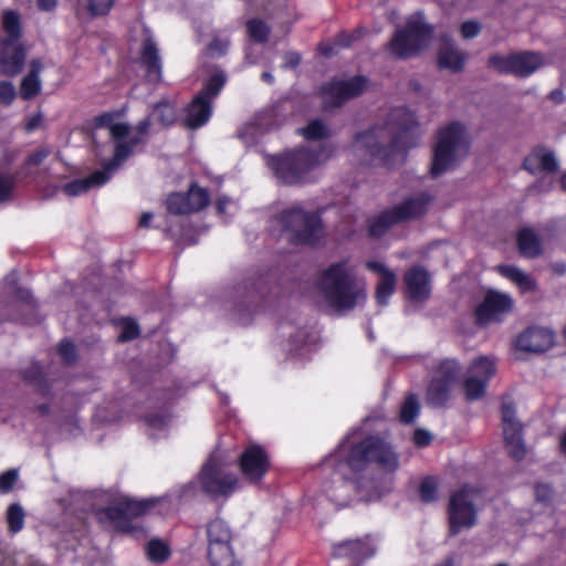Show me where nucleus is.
<instances>
[{"label": "nucleus", "instance_id": "obj_20", "mask_svg": "<svg viewBox=\"0 0 566 566\" xmlns=\"http://www.w3.org/2000/svg\"><path fill=\"white\" fill-rule=\"evenodd\" d=\"M523 168L532 175L554 174L559 163L553 151L544 147H535L523 161Z\"/></svg>", "mask_w": 566, "mask_h": 566}, {"label": "nucleus", "instance_id": "obj_55", "mask_svg": "<svg viewBox=\"0 0 566 566\" xmlns=\"http://www.w3.org/2000/svg\"><path fill=\"white\" fill-rule=\"evenodd\" d=\"M481 31V25L476 21H465L461 25V35L469 40L475 38Z\"/></svg>", "mask_w": 566, "mask_h": 566}, {"label": "nucleus", "instance_id": "obj_32", "mask_svg": "<svg viewBox=\"0 0 566 566\" xmlns=\"http://www.w3.org/2000/svg\"><path fill=\"white\" fill-rule=\"evenodd\" d=\"M2 30L6 38L0 41V44H20L21 22L17 11L7 10L3 12Z\"/></svg>", "mask_w": 566, "mask_h": 566}, {"label": "nucleus", "instance_id": "obj_63", "mask_svg": "<svg viewBox=\"0 0 566 566\" xmlns=\"http://www.w3.org/2000/svg\"><path fill=\"white\" fill-rule=\"evenodd\" d=\"M112 115L111 114H103L97 117V125L98 126H106L111 129L112 126L117 125L118 123H112Z\"/></svg>", "mask_w": 566, "mask_h": 566}, {"label": "nucleus", "instance_id": "obj_9", "mask_svg": "<svg viewBox=\"0 0 566 566\" xmlns=\"http://www.w3.org/2000/svg\"><path fill=\"white\" fill-rule=\"evenodd\" d=\"M480 491L470 485H463L450 495L448 518L450 534L455 535L463 528H471L478 521L476 500Z\"/></svg>", "mask_w": 566, "mask_h": 566}, {"label": "nucleus", "instance_id": "obj_43", "mask_svg": "<svg viewBox=\"0 0 566 566\" xmlns=\"http://www.w3.org/2000/svg\"><path fill=\"white\" fill-rule=\"evenodd\" d=\"M190 203L186 193H172L167 199V209L174 214H188L190 213Z\"/></svg>", "mask_w": 566, "mask_h": 566}, {"label": "nucleus", "instance_id": "obj_57", "mask_svg": "<svg viewBox=\"0 0 566 566\" xmlns=\"http://www.w3.org/2000/svg\"><path fill=\"white\" fill-rule=\"evenodd\" d=\"M431 434L423 430V429H417L413 433V442L418 447H426L431 442Z\"/></svg>", "mask_w": 566, "mask_h": 566}, {"label": "nucleus", "instance_id": "obj_14", "mask_svg": "<svg viewBox=\"0 0 566 566\" xmlns=\"http://www.w3.org/2000/svg\"><path fill=\"white\" fill-rule=\"evenodd\" d=\"M460 373L457 360L446 359L439 366V376L434 377L428 386L426 399L434 408L443 407L450 399L452 385Z\"/></svg>", "mask_w": 566, "mask_h": 566}, {"label": "nucleus", "instance_id": "obj_60", "mask_svg": "<svg viewBox=\"0 0 566 566\" xmlns=\"http://www.w3.org/2000/svg\"><path fill=\"white\" fill-rule=\"evenodd\" d=\"M41 122H42V115L35 114L27 120L24 128L27 132H33L40 126Z\"/></svg>", "mask_w": 566, "mask_h": 566}, {"label": "nucleus", "instance_id": "obj_47", "mask_svg": "<svg viewBox=\"0 0 566 566\" xmlns=\"http://www.w3.org/2000/svg\"><path fill=\"white\" fill-rule=\"evenodd\" d=\"M153 122H154V119H153L151 115L147 116L146 118H144L143 120H140L137 124V126L135 128V130H136L135 133H133L132 127L128 124H126L129 127V134L127 136V140H130L132 138H139V142L133 146V150L135 149V147L137 145H139L140 143L144 142V136H146L148 134Z\"/></svg>", "mask_w": 566, "mask_h": 566}, {"label": "nucleus", "instance_id": "obj_41", "mask_svg": "<svg viewBox=\"0 0 566 566\" xmlns=\"http://www.w3.org/2000/svg\"><path fill=\"white\" fill-rule=\"evenodd\" d=\"M513 53L507 55L493 54L488 60V66L501 74L512 75Z\"/></svg>", "mask_w": 566, "mask_h": 566}, {"label": "nucleus", "instance_id": "obj_15", "mask_svg": "<svg viewBox=\"0 0 566 566\" xmlns=\"http://www.w3.org/2000/svg\"><path fill=\"white\" fill-rule=\"evenodd\" d=\"M514 307V300L510 294L490 290L481 304L475 308V319L481 326L500 323Z\"/></svg>", "mask_w": 566, "mask_h": 566}, {"label": "nucleus", "instance_id": "obj_46", "mask_svg": "<svg viewBox=\"0 0 566 566\" xmlns=\"http://www.w3.org/2000/svg\"><path fill=\"white\" fill-rule=\"evenodd\" d=\"M420 497L423 502L430 503L437 500L438 484L433 478H426L419 488Z\"/></svg>", "mask_w": 566, "mask_h": 566}, {"label": "nucleus", "instance_id": "obj_54", "mask_svg": "<svg viewBox=\"0 0 566 566\" xmlns=\"http://www.w3.org/2000/svg\"><path fill=\"white\" fill-rule=\"evenodd\" d=\"M59 354L65 364H72L76 358V350L73 343L64 340L60 344Z\"/></svg>", "mask_w": 566, "mask_h": 566}, {"label": "nucleus", "instance_id": "obj_7", "mask_svg": "<svg viewBox=\"0 0 566 566\" xmlns=\"http://www.w3.org/2000/svg\"><path fill=\"white\" fill-rule=\"evenodd\" d=\"M433 30L423 20L421 13L408 18L403 28L397 29L388 44L390 53L397 59H408L426 48L432 39Z\"/></svg>", "mask_w": 566, "mask_h": 566}, {"label": "nucleus", "instance_id": "obj_39", "mask_svg": "<svg viewBox=\"0 0 566 566\" xmlns=\"http://www.w3.org/2000/svg\"><path fill=\"white\" fill-rule=\"evenodd\" d=\"M25 513L18 503L9 505L7 510V523L11 533L20 532L24 526Z\"/></svg>", "mask_w": 566, "mask_h": 566}, {"label": "nucleus", "instance_id": "obj_4", "mask_svg": "<svg viewBox=\"0 0 566 566\" xmlns=\"http://www.w3.org/2000/svg\"><path fill=\"white\" fill-rule=\"evenodd\" d=\"M333 150L323 145L300 147L280 156H272L268 165L283 184L294 185L305 180L307 172L327 161Z\"/></svg>", "mask_w": 566, "mask_h": 566}, {"label": "nucleus", "instance_id": "obj_33", "mask_svg": "<svg viewBox=\"0 0 566 566\" xmlns=\"http://www.w3.org/2000/svg\"><path fill=\"white\" fill-rule=\"evenodd\" d=\"M517 245L521 254L526 258H536L542 252L539 237L531 228L522 229L518 232Z\"/></svg>", "mask_w": 566, "mask_h": 566}, {"label": "nucleus", "instance_id": "obj_53", "mask_svg": "<svg viewBox=\"0 0 566 566\" xmlns=\"http://www.w3.org/2000/svg\"><path fill=\"white\" fill-rule=\"evenodd\" d=\"M18 471L12 469L8 470L0 475V492L8 493L12 490L13 485L18 480Z\"/></svg>", "mask_w": 566, "mask_h": 566}, {"label": "nucleus", "instance_id": "obj_48", "mask_svg": "<svg viewBox=\"0 0 566 566\" xmlns=\"http://www.w3.org/2000/svg\"><path fill=\"white\" fill-rule=\"evenodd\" d=\"M15 179L12 175L0 172V203L11 199Z\"/></svg>", "mask_w": 566, "mask_h": 566}, {"label": "nucleus", "instance_id": "obj_6", "mask_svg": "<svg viewBox=\"0 0 566 566\" xmlns=\"http://www.w3.org/2000/svg\"><path fill=\"white\" fill-rule=\"evenodd\" d=\"M468 150L469 140L463 125L455 122L441 128L433 149L432 176H440L454 168L458 161L468 154Z\"/></svg>", "mask_w": 566, "mask_h": 566}, {"label": "nucleus", "instance_id": "obj_64", "mask_svg": "<svg viewBox=\"0 0 566 566\" xmlns=\"http://www.w3.org/2000/svg\"><path fill=\"white\" fill-rule=\"evenodd\" d=\"M360 32L359 31H355L353 32L352 34H342L340 35V39H339V43L342 45H349L355 39H357L359 36Z\"/></svg>", "mask_w": 566, "mask_h": 566}, {"label": "nucleus", "instance_id": "obj_34", "mask_svg": "<svg viewBox=\"0 0 566 566\" xmlns=\"http://www.w3.org/2000/svg\"><path fill=\"white\" fill-rule=\"evenodd\" d=\"M208 558L211 566H240L235 562L231 545L208 547Z\"/></svg>", "mask_w": 566, "mask_h": 566}, {"label": "nucleus", "instance_id": "obj_56", "mask_svg": "<svg viewBox=\"0 0 566 566\" xmlns=\"http://www.w3.org/2000/svg\"><path fill=\"white\" fill-rule=\"evenodd\" d=\"M553 491L547 484H537L535 486V497L537 502L547 503L552 499Z\"/></svg>", "mask_w": 566, "mask_h": 566}, {"label": "nucleus", "instance_id": "obj_61", "mask_svg": "<svg viewBox=\"0 0 566 566\" xmlns=\"http://www.w3.org/2000/svg\"><path fill=\"white\" fill-rule=\"evenodd\" d=\"M36 6L40 11L50 12L57 6V0H36Z\"/></svg>", "mask_w": 566, "mask_h": 566}, {"label": "nucleus", "instance_id": "obj_36", "mask_svg": "<svg viewBox=\"0 0 566 566\" xmlns=\"http://www.w3.org/2000/svg\"><path fill=\"white\" fill-rule=\"evenodd\" d=\"M186 196L190 203V213L201 211L210 203L209 192L197 184L190 186Z\"/></svg>", "mask_w": 566, "mask_h": 566}, {"label": "nucleus", "instance_id": "obj_10", "mask_svg": "<svg viewBox=\"0 0 566 566\" xmlns=\"http://www.w3.org/2000/svg\"><path fill=\"white\" fill-rule=\"evenodd\" d=\"M430 197L421 193L413 198L405 200L401 205L382 212L380 216L371 220L369 224V233L373 237H381L391 226L412 218L422 216L429 206Z\"/></svg>", "mask_w": 566, "mask_h": 566}, {"label": "nucleus", "instance_id": "obj_51", "mask_svg": "<svg viewBox=\"0 0 566 566\" xmlns=\"http://www.w3.org/2000/svg\"><path fill=\"white\" fill-rule=\"evenodd\" d=\"M15 88L11 82L0 81V105H11L15 98Z\"/></svg>", "mask_w": 566, "mask_h": 566}, {"label": "nucleus", "instance_id": "obj_13", "mask_svg": "<svg viewBox=\"0 0 566 566\" xmlns=\"http://www.w3.org/2000/svg\"><path fill=\"white\" fill-rule=\"evenodd\" d=\"M495 373L496 364L494 359L486 356L475 358L468 368L462 382L465 399L469 401L481 399L485 395L489 381Z\"/></svg>", "mask_w": 566, "mask_h": 566}, {"label": "nucleus", "instance_id": "obj_59", "mask_svg": "<svg viewBox=\"0 0 566 566\" xmlns=\"http://www.w3.org/2000/svg\"><path fill=\"white\" fill-rule=\"evenodd\" d=\"M167 417L161 415L148 416L146 422L150 428L163 429L167 426Z\"/></svg>", "mask_w": 566, "mask_h": 566}, {"label": "nucleus", "instance_id": "obj_40", "mask_svg": "<svg viewBox=\"0 0 566 566\" xmlns=\"http://www.w3.org/2000/svg\"><path fill=\"white\" fill-rule=\"evenodd\" d=\"M226 83V76L223 73H214L209 81L206 83L199 94H203L205 98L212 102V99L219 94Z\"/></svg>", "mask_w": 566, "mask_h": 566}, {"label": "nucleus", "instance_id": "obj_35", "mask_svg": "<svg viewBox=\"0 0 566 566\" xmlns=\"http://www.w3.org/2000/svg\"><path fill=\"white\" fill-rule=\"evenodd\" d=\"M150 115L155 123L164 127L170 126L177 118L176 106L168 101H161L154 106Z\"/></svg>", "mask_w": 566, "mask_h": 566}, {"label": "nucleus", "instance_id": "obj_23", "mask_svg": "<svg viewBox=\"0 0 566 566\" xmlns=\"http://www.w3.org/2000/svg\"><path fill=\"white\" fill-rule=\"evenodd\" d=\"M0 70L6 76H15L24 65L25 52L21 44H0Z\"/></svg>", "mask_w": 566, "mask_h": 566}, {"label": "nucleus", "instance_id": "obj_25", "mask_svg": "<svg viewBox=\"0 0 566 566\" xmlns=\"http://www.w3.org/2000/svg\"><path fill=\"white\" fill-rule=\"evenodd\" d=\"M212 114L210 101L203 94H197L187 107L185 124L189 128H199L208 123Z\"/></svg>", "mask_w": 566, "mask_h": 566}, {"label": "nucleus", "instance_id": "obj_11", "mask_svg": "<svg viewBox=\"0 0 566 566\" xmlns=\"http://www.w3.org/2000/svg\"><path fill=\"white\" fill-rule=\"evenodd\" d=\"M151 505L150 500L138 501L123 496L99 513L101 520L109 521L123 533H132L133 520L144 515Z\"/></svg>", "mask_w": 566, "mask_h": 566}, {"label": "nucleus", "instance_id": "obj_21", "mask_svg": "<svg viewBox=\"0 0 566 566\" xmlns=\"http://www.w3.org/2000/svg\"><path fill=\"white\" fill-rule=\"evenodd\" d=\"M366 268L379 275V280L376 286V300L379 305H387L390 296L396 290V273L388 269L385 264L376 261L366 262Z\"/></svg>", "mask_w": 566, "mask_h": 566}, {"label": "nucleus", "instance_id": "obj_49", "mask_svg": "<svg viewBox=\"0 0 566 566\" xmlns=\"http://www.w3.org/2000/svg\"><path fill=\"white\" fill-rule=\"evenodd\" d=\"M114 4V0H87L88 12L96 15L107 14Z\"/></svg>", "mask_w": 566, "mask_h": 566}, {"label": "nucleus", "instance_id": "obj_17", "mask_svg": "<svg viewBox=\"0 0 566 566\" xmlns=\"http://www.w3.org/2000/svg\"><path fill=\"white\" fill-rule=\"evenodd\" d=\"M502 423L506 450L515 460L526 455V448L522 438V424L515 417V409L511 403H502Z\"/></svg>", "mask_w": 566, "mask_h": 566}, {"label": "nucleus", "instance_id": "obj_31", "mask_svg": "<svg viewBox=\"0 0 566 566\" xmlns=\"http://www.w3.org/2000/svg\"><path fill=\"white\" fill-rule=\"evenodd\" d=\"M208 547L230 545L232 532L226 521L216 518L207 526Z\"/></svg>", "mask_w": 566, "mask_h": 566}, {"label": "nucleus", "instance_id": "obj_44", "mask_svg": "<svg viewBox=\"0 0 566 566\" xmlns=\"http://www.w3.org/2000/svg\"><path fill=\"white\" fill-rule=\"evenodd\" d=\"M247 29L250 38L259 43H263L268 40L270 28L266 23L259 19H252L248 21Z\"/></svg>", "mask_w": 566, "mask_h": 566}, {"label": "nucleus", "instance_id": "obj_28", "mask_svg": "<svg viewBox=\"0 0 566 566\" xmlns=\"http://www.w3.org/2000/svg\"><path fill=\"white\" fill-rule=\"evenodd\" d=\"M512 75L527 77L537 71L543 64L542 55L534 52L513 53Z\"/></svg>", "mask_w": 566, "mask_h": 566}, {"label": "nucleus", "instance_id": "obj_12", "mask_svg": "<svg viewBox=\"0 0 566 566\" xmlns=\"http://www.w3.org/2000/svg\"><path fill=\"white\" fill-rule=\"evenodd\" d=\"M198 483L202 492L211 497H228L237 490L239 480L235 474L223 472L220 463L212 455L202 468Z\"/></svg>", "mask_w": 566, "mask_h": 566}, {"label": "nucleus", "instance_id": "obj_45", "mask_svg": "<svg viewBox=\"0 0 566 566\" xmlns=\"http://www.w3.org/2000/svg\"><path fill=\"white\" fill-rule=\"evenodd\" d=\"M148 558L154 563H163L169 555L168 547L158 539H153L146 547Z\"/></svg>", "mask_w": 566, "mask_h": 566}, {"label": "nucleus", "instance_id": "obj_24", "mask_svg": "<svg viewBox=\"0 0 566 566\" xmlns=\"http://www.w3.org/2000/svg\"><path fill=\"white\" fill-rule=\"evenodd\" d=\"M373 555L374 548L368 539L344 541L333 547L334 557L347 558L352 562H359Z\"/></svg>", "mask_w": 566, "mask_h": 566}, {"label": "nucleus", "instance_id": "obj_26", "mask_svg": "<svg viewBox=\"0 0 566 566\" xmlns=\"http://www.w3.org/2000/svg\"><path fill=\"white\" fill-rule=\"evenodd\" d=\"M140 62L146 69V74L149 81L158 82L161 80V61L158 48L151 38H147L143 43Z\"/></svg>", "mask_w": 566, "mask_h": 566}, {"label": "nucleus", "instance_id": "obj_29", "mask_svg": "<svg viewBox=\"0 0 566 566\" xmlns=\"http://www.w3.org/2000/svg\"><path fill=\"white\" fill-rule=\"evenodd\" d=\"M497 271L506 279L512 281L522 293H530L536 290L535 280L520 268L514 265H500Z\"/></svg>", "mask_w": 566, "mask_h": 566}, {"label": "nucleus", "instance_id": "obj_18", "mask_svg": "<svg viewBox=\"0 0 566 566\" xmlns=\"http://www.w3.org/2000/svg\"><path fill=\"white\" fill-rule=\"evenodd\" d=\"M240 470L250 483H259L270 469V459L259 444H250L240 455Z\"/></svg>", "mask_w": 566, "mask_h": 566}, {"label": "nucleus", "instance_id": "obj_38", "mask_svg": "<svg viewBox=\"0 0 566 566\" xmlns=\"http://www.w3.org/2000/svg\"><path fill=\"white\" fill-rule=\"evenodd\" d=\"M420 411V405L418 397L415 394H410L406 397L405 402L400 410V421L403 423H411L418 417Z\"/></svg>", "mask_w": 566, "mask_h": 566}, {"label": "nucleus", "instance_id": "obj_27", "mask_svg": "<svg viewBox=\"0 0 566 566\" xmlns=\"http://www.w3.org/2000/svg\"><path fill=\"white\" fill-rule=\"evenodd\" d=\"M467 57V53L458 50L449 39H442L438 54V63L440 67L449 69L452 72H459L463 69Z\"/></svg>", "mask_w": 566, "mask_h": 566}, {"label": "nucleus", "instance_id": "obj_1", "mask_svg": "<svg viewBox=\"0 0 566 566\" xmlns=\"http://www.w3.org/2000/svg\"><path fill=\"white\" fill-rule=\"evenodd\" d=\"M418 122L406 107L392 109L385 125H377L356 135L354 153L370 165L391 167L406 158L408 148L418 139Z\"/></svg>", "mask_w": 566, "mask_h": 566}, {"label": "nucleus", "instance_id": "obj_62", "mask_svg": "<svg viewBox=\"0 0 566 566\" xmlns=\"http://www.w3.org/2000/svg\"><path fill=\"white\" fill-rule=\"evenodd\" d=\"M31 369H32V371L34 373V375L25 374V375H24V378H25L29 382H32V384H38V382H40V380L42 379V374H41L40 366H39L38 364H34V365H32Z\"/></svg>", "mask_w": 566, "mask_h": 566}, {"label": "nucleus", "instance_id": "obj_52", "mask_svg": "<svg viewBox=\"0 0 566 566\" xmlns=\"http://www.w3.org/2000/svg\"><path fill=\"white\" fill-rule=\"evenodd\" d=\"M230 45V40L227 36H214L210 42L208 50L212 55H223Z\"/></svg>", "mask_w": 566, "mask_h": 566}, {"label": "nucleus", "instance_id": "obj_2", "mask_svg": "<svg viewBox=\"0 0 566 566\" xmlns=\"http://www.w3.org/2000/svg\"><path fill=\"white\" fill-rule=\"evenodd\" d=\"M316 290L322 301L339 314L350 312L367 301L366 282L358 277L349 260L333 262L322 269L317 274Z\"/></svg>", "mask_w": 566, "mask_h": 566}, {"label": "nucleus", "instance_id": "obj_3", "mask_svg": "<svg viewBox=\"0 0 566 566\" xmlns=\"http://www.w3.org/2000/svg\"><path fill=\"white\" fill-rule=\"evenodd\" d=\"M369 463L377 464L387 473H394L399 468V457L387 441L370 436L357 443H350L348 438L344 439L324 461L325 467L339 472L344 467L353 472H359Z\"/></svg>", "mask_w": 566, "mask_h": 566}, {"label": "nucleus", "instance_id": "obj_42", "mask_svg": "<svg viewBox=\"0 0 566 566\" xmlns=\"http://www.w3.org/2000/svg\"><path fill=\"white\" fill-rule=\"evenodd\" d=\"M328 127L319 119H314L301 129L302 135L307 140H318L328 136Z\"/></svg>", "mask_w": 566, "mask_h": 566}, {"label": "nucleus", "instance_id": "obj_16", "mask_svg": "<svg viewBox=\"0 0 566 566\" xmlns=\"http://www.w3.org/2000/svg\"><path fill=\"white\" fill-rule=\"evenodd\" d=\"M367 87V78L354 76L348 80H335L322 87L325 108L338 107L347 99L360 95Z\"/></svg>", "mask_w": 566, "mask_h": 566}, {"label": "nucleus", "instance_id": "obj_58", "mask_svg": "<svg viewBox=\"0 0 566 566\" xmlns=\"http://www.w3.org/2000/svg\"><path fill=\"white\" fill-rule=\"evenodd\" d=\"M50 151L45 148L36 150L28 157L27 165L28 166H39L43 163V160L49 156Z\"/></svg>", "mask_w": 566, "mask_h": 566}, {"label": "nucleus", "instance_id": "obj_8", "mask_svg": "<svg viewBox=\"0 0 566 566\" xmlns=\"http://www.w3.org/2000/svg\"><path fill=\"white\" fill-rule=\"evenodd\" d=\"M284 229L290 232V240L295 243L313 244L323 235L319 214L305 211L296 205L281 214Z\"/></svg>", "mask_w": 566, "mask_h": 566}, {"label": "nucleus", "instance_id": "obj_30", "mask_svg": "<svg viewBox=\"0 0 566 566\" xmlns=\"http://www.w3.org/2000/svg\"><path fill=\"white\" fill-rule=\"evenodd\" d=\"M42 70V64L38 60L31 62L30 72L22 78L20 85V95L23 99L28 101L35 97L41 91V81L39 74Z\"/></svg>", "mask_w": 566, "mask_h": 566}, {"label": "nucleus", "instance_id": "obj_37", "mask_svg": "<svg viewBox=\"0 0 566 566\" xmlns=\"http://www.w3.org/2000/svg\"><path fill=\"white\" fill-rule=\"evenodd\" d=\"M353 489L357 492V494L365 501H374L381 496V492L376 486L374 481L368 480L364 476H360L353 483Z\"/></svg>", "mask_w": 566, "mask_h": 566}, {"label": "nucleus", "instance_id": "obj_5", "mask_svg": "<svg viewBox=\"0 0 566 566\" xmlns=\"http://www.w3.org/2000/svg\"><path fill=\"white\" fill-rule=\"evenodd\" d=\"M129 127L125 124H117L111 127V138L114 143L113 158L103 165L102 170H96L86 178L75 179L63 186V191L70 197L87 192L92 187H99L106 184L116 169L133 155V146L139 138L127 140Z\"/></svg>", "mask_w": 566, "mask_h": 566}, {"label": "nucleus", "instance_id": "obj_50", "mask_svg": "<svg viewBox=\"0 0 566 566\" xmlns=\"http://www.w3.org/2000/svg\"><path fill=\"white\" fill-rule=\"evenodd\" d=\"M138 335V325L133 319H124L122 323V332L118 336V339L122 342H127L135 339Z\"/></svg>", "mask_w": 566, "mask_h": 566}, {"label": "nucleus", "instance_id": "obj_19", "mask_svg": "<svg viewBox=\"0 0 566 566\" xmlns=\"http://www.w3.org/2000/svg\"><path fill=\"white\" fill-rule=\"evenodd\" d=\"M554 344V334L544 327H531L518 335L516 347L524 352L541 353Z\"/></svg>", "mask_w": 566, "mask_h": 566}, {"label": "nucleus", "instance_id": "obj_22", "mask_svg": "<svg viewBox=\"0 0 566 566\" xmlns=\"http://www.w3.org/2000/svg\"><path fill=\"white\" fill-rule=\"evenodd\" d=\"M408 295L413 301H424L430 295V276L421 266H413L405 274Z\"/></svg>", "mask_w": 566, "mask_h": 566}]
</instances>
